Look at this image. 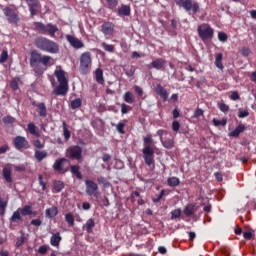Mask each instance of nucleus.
<instances>
[{"label": "nucleus", "mask_w": 256, "mask_h": 256, "mask_svg": "<svg viewBox=\"0 0 256 256\" xmlns=\"http://www.w3.org/2000/svg\"><path fill=\"white\" fill-rule=\"evenodd\" d=\"M144 147L142 149V155L144 159V163L151 167V165H155V142L153 140V136L148 134L143 138Z\"/></svg>", "instance_id": "nucleus-1"}, {"label": "nucleus", "mask_w": 256, "mask_h": 256, "mask_svg": "<svg viewBox=\"0 0 256 256\" xmlns=\"http://www.w3.org/2000/svg\"><path fill=\"white\" fill-rule=\"evenodd\" d=\"M36 45L38 49L48 51V53H58L59 51V45L47 38H38L36 40Z\"/></svg>", "instance_id": "nucleus-2"}, {"label": "nucleus", "mask_w": 256, "mask_h": 256, "mask_svg": "<svg viewBox=\"0 0 256 256\" xmlns=\"http://www.w3.org/2000/svg\"><path fill=\"white\" fill-rule=\"evenodd\" d=\"M49 61H51L50 56H42L37 52V50L32 51L30 58L31 65H38L39 63H41L42 65H47Z\"/></svg>", "instance_id": "nucleus-3"}, {"label": "nucleus", "mask_w": 256, "mask_h": 256, "mask_svg": "<svg viewBox=\"0 0 256 256\" xmlns=\"http://www.w3.org/2000/svg\"><path fill=\"white\" fill-rule=\"evenodd\" d=\"M198 34L202 41H207L213 37V28L208 24H202L198 27Z\"/></svg>", "instance_id": "nucleus-4"}, {"label": "nucleus", "mask_w": 256, "mask_h": 256, "mask_svg": "<svg viewBox=\"0 0 256 256\" xmlns=\"http://www.w3.org/2000/svg\"><path fill=\"white\" fill-rule=\"evenodd\" d=\"M86 185V194H88L89 197H96V199L99 197V185L93 180H85Z\"/></svg>", "instance_id": "nucleus-5"}, {"label": "nucleus", "mask_w": 256, "mask_h": 256, "mask_svg": "<svg viewBox=\"0 0 256 256\" xmlns=\"http://www.w3.org/2000/svg\"><path fill=\"white\" fill-rule=\"evenodd\" d=\"M177 5L179 7H183L187 12L193 11V13H199V3L197 2H192L191 0H177Z\"/></svg>", "instance_id": "nucleus-6"}, {"label": "nucleus", "mask_w": 256, "mask_h": 256, "mask_svg": "<svg viewBox=\"0 0 256 256\" xmlns=\"http://www.w3.org/2000/svg\"><path fill=\"white\" fill-rule=\"evenodd\" d=\"M35 27H36V29H39L40 31H44L45 33H49V35H51L52 37H53V35H55V33H57V31H59L57 26H55L53 24L45 25L41 22H36Z\"/></svg>", "instance_id": "nucleus-7"}, {"label": "nucleus", "mask_w": 256, "mask_h": 256, "mask_svg": "<svg viewBox=\"0 0 256 256\" xmlns=\"http://www.w3.org/2000/svg\"><path fill=\"white\" fill-rule=\"evenodd\" d=\"M13 145L17 151H21V149H29V141L23 136H16L13 139Z\"/></svg>", "instance_id": "nucleus-8"}, {"label": "nucleus", "mask_w": 256, "mask_h": 256, "mask_svg": "<svg viewBox=\"0 0 256 256\" xmlns=\"http://www.w3.org/2000/svg\"><path fill=\"white\" fill-rule=\"evenodd\" d=\"M83 153V149L79 145L72 146L68 149V157L70 159H76L79 161L81 159Z\"/></svg>", "instance_id": "nucleus-9"}, {"label": "nucleus", "mask_w": 256, "mask_h": 256, "mask_svg": "<svg viewBox=\"0 0 256 256\" xmlns=\"http://www.w3.org/2000/svg\"><path fill=\"white\" fill-rule=\"evenodd\" d=\"M69 92V83L59 82V85L53 90L54 95L65 97Z\"/></svg>", "instance_id": "nucleus-10"}, {"label": "nucleus", "mask_w": 256, "mask_h": 256, "mask_svg": "<svg viewBox=\"0 0 256 256\" xmlns=\"http://www.w3.org/2000/svg\"><path fill=\"white\" fill-rule=\"evenodd\" d=\"M4 14L6 15L9 23H17L19 21V16L9 7L4 8Z\"/></svg>", "instance_id": "nucleus-11"}, {"label": "nucleus", "mask_w": 256, "mask_h": 256, "mask_svg": "<svg viewBox=\"0 0 256 256\" xmlns=\"http://www.w3.org/2000/svg\"><path fill=\"white\" fill-rule=\"evenodd\" d=\"M154 93H156V95H159L161 99H163V101H167V99L169 98V93H167V90H165V88H163L161 84L156 85V87L154 88Z\"/></svg>", "instance_id": "nucleus-12"}, {"label": "nucleus", "mask_w": 256, "mask_h": 256, "mask_svg": "<svg viewBox=\"0 0 256 256\" xmlns=\"http://www.w3.org/2000/svg\"><path fill=\"white\" fill-rule=\"evenodd\" d=\"M54 75L58 83H69V81H67V76H65V72L63 71V69H61V67H58L55 70Z\"/></svg>", "instance_id": "nucleus-13"}, {"label": "nucleus", "mask_w": 256, "mask_h": 256, "mask_svg": "<svg viewBox=\"0 0 256 256\" xmlns=\"http://www.w3.org/2000/svg\"><path fill=\"white\" fill-rule=\"evenodd\" d=\"M66 39L74 49H81L83 47V42L74 36L66 35Z\"/></svg>", "instance_id": "nucleus-14"}, {"label": "nucleus", "mask_w": 256, "mask_h": 256, "mask_svg": "<svg viewBox=\"0 0 256 256\" xmlns=\"http://www.w3.org/2000/svg\"><path fill=\"white\" fill-rule=\"evenodd\" d=\"M65 163H67L66 158L56 159L53 164L54 171H56L57 173H61V171H63V167H65Z\"/></svg>", "instance_id": "nucleus-15"}, {"label": "nucleus", "mask_w": 256, "mask_h": 256, "mask_svg": "<svg viewBox=\"0 0 256 256\" xmlns=\"http://www.w3.org/2000/svg\"><path fill=\"white\" fill-rule=\"evenodd\" d=\"M61 241H63V238L61 237V233L56 232L50 238V245H52V247H59V245H61Z\"/></svg>", "instance_id": "nucleus-16"}, {"label": "nucleus", "mask_w": 256, "mask_h": 256, "mask_svg": "<svg viewBox=\"0 0 256 256\" xmlns=\"http://www.w3.org/2000/svg\"><path fill=\"white\" fill-rule=\"evenodd\" d=\"M32 105L37 107L39 117H47V105H45V102H40L38 104L34 102Z\"/></svg>", "instance_id": "nucleus-17"}, {"label": "nucleus", "mask_w": 256, "mask_h": 256, "mask_svg": "<svg viewBox=\"0 0 256 256\" xmlns=\"http://www.w3.org/2000/svg\"><path fill=\"white\" fill-rule=\"evenodd\" d=\"M48 155L47 150H35L34 152V158L38 163H41L43 159H47Z\"/></svg>", "instance_id": "nucleus-18"}, {"label": "nucleus", "mask_w": 256, "mask_h": 256, "mask_svg": "<svg viewBox=\"0 0 256 256\" xmlns=\"http://www.w3.org/2000/svg\"><path fill=\"white\" fill-rule=\"evenodd\" d=\"M27 4L32 17H34V15H37V9H39V0H30V2H27Z\"/></svg>", "instance_id": "nucleus-19"}, {"label": "nucleus", "mask_w": 256, "mask_h": 256, "mask_svg": "<svg viewBox=\"0 0 256 256\" xmlns=\"http://www.w3.org/2000/svg\"><path fill=\"white\" fill-rule=\"evenodd\" d=\"M70 172L72 175L76 176V179L81 181L83 179V174H81V167L79 165H71Z\"/></svg>", "instance_id": "nucleus-20"}, {"label": "nucleus", "mask_w": 256, "mask_h": 256, "mask_svg": "<svg viewBox=\"0 0 256 256\" xmlns=\"http://www.w3.org/2000/svg\"><path fill=\"white\" fill-rule=\"evenodd\" d=\"M45 215L48 219H53V217H57V215H59V209L57 206H52L45 210Z\"/></svg>", "instance_id": "nucleus-21"}, {"label": "nucleus", "mask_w": 256, "mask_h": 256, "mask_svg": "<svg viewBox=\"0 0 256 256\" xmlns=\"http://www.w3.org/2000/svg\"><path fill=\"white\" fill-rule=\"evenodd\" d=\"M22 217H27L29 215H35V211H33V207L31 205H25L23 208H18Z\"/></svg>", "instance_id": "nucleus-22"}, {"label": "nucleus", "mask_w": 256, "mask_h": 256, "mask_svg": "<svg viewBox=\"0 0 256 256\" xmlns=\"http://www.w3.org/2000/svg\"><path fill=\"white\" fill-rule=\"evenodd\" d=\"M113 23L111 22H106L102 25V33H104V35H112L113 34Z\"/></svg>", "instance_id": "nucleus-23"}, {"label": "nucleus", "mask_w": 256, "mask_h": 256, "mask_svg": "<svg viewBox=\"0 0 256 256\" xmlns=\"http://www.w3.org/2000/svg\"><path fill=\"white\" fill-rule=\"evenodd\" d=\"M95 79L99 85H105V78H103V70L101 68H97L95 70Z\"/></svg>", "instance_id": "nucleus-24"}, {"label": "nucleus", "mask_w": 256, "mask_h": 256, "mask_svg": "<svg viewBox=\"0 0 256 256\" xmlns=\"http://www.w3.org/2000/svg\"><path fill=\"white\" fill-rule=\"evenodd\" d=\"M243 131H245V126L243 124H239L233 131L229 133V137H239Z\"/></svg>", "instance_id": "nucleus-25"}, {"label": "nucleus", "mask_w": 256, "mask_h": 256, "mask_svg": "<svg viewBox=\"0 0 256 256\" xmlns=\"http://www.w3.org/2000/svg\"><path fill=\"white\" fill-rule=\"evenodd\" d=\"M2 175L6 183H13V178L11 177V168L4 167L2 170Z\"/></svg>", "instance_id": "nucleus-26"}, {"label": "nucleus", "mask_w": 256, "mask_h": 256, "mask_svg": "<svg viewBox=\"0 0 256 256\" xmlns=\"http://www.w3.org/2000/svg\"><path fill=\"white\" fill-rule=\"evenodd\" d=\"M183 213L186 217H193L195 215V204L185 206Z\"/></svg>", "instance_id": "nucleus-27"}, {"label": "nucleus", "mask_w": 256, "mask_h": 256, "mask_svg": "<svg viewBox=\"0 0 256 256\" xmlns=\"http://www.w3.org/2000/svg\"><path fill=\"white\" fill-rule=\"evenodd\" d=\"M123 99L125 103H129L130 105L135 103V96L133 95V92L127 91L123 94Z\"/></svg>", "instance_id": "nucleus-28"}, {"label": "nucleus", "mask_w": 256, "mask_h": 256, "mask_svg": "<svg viewBox=\"0 0 256 256\" xmlns=\"http://www.w3.org/2000/svg\"><path fill=\"white\" fill-rule=\"evenodd\" d=\"M161 143L165 149H173L175 147V140L168 138L166 140H163L161 138Z\"/></svg>", "instance_id": "nucleus-29"}, {"label": "nucleus", "mask_w": 256, "mask_h": 256, "mask_svg": "<svg viewBox=\"0 0 256 256\" xmlns=\"http://www.w3.org/2000/svg\"><path fill=\"white\" fill-rule=\"evenodd\" d=\"M95 227V220L90 218L86 221L84 228H86L87 233H93V229Z\"/></svg>", "instance_id": "nucleus-30"}, {"label": "nucleus", "mask_w": 256, "mask_h": 256, "mask_svg": "<svg viewBox=\"0 0 256 256\" xmlns=\"http://www.w3.org/2000/svg\"><path fill=\"white\" fill-rule=\"evenodd\" d=\"M10 221H12V223H19V221H23L21 211L19 209L13 212Z\"/></svg>", "instance_id": "nucleus-31"}, {"label": "nucleus", "mask_w": 256, "mask_h": 256, "mask_svg": "<svg viewBox=\"0 0 256 256\" xmlns=\"http://www.w3.org/2000/svg\"><path fill=\"white\" fill-rule=\"evenodd\" d=\"M167 184L169 187H177L181 184V180H179V178L173 176V177L168 178Z\"/></svg>", "instance_id": "nucleus-32"}, {"label": "nucleus", "mask_w": 256, "mask_h": 256, "mask_svg": "<svg viewBox=\"0 0 256 256\" xmlns=\"http://www.w3.org/2000/svg\"><path fill=\"white\" fill-rule=\"evenodd\" d=\"M81 65H90L91 64V54L83 53L80 59Z\"/></svg>", "instance_id": "nucleus-33"}, {"label": "nucleus", "mask_w": 256, "mask_h": 256, "mask_svg": "<svg viewBox=\"0 0 256 256\" xmlns=\"http://www.w3.org/2000/svg\"><path fill=\"white\" fill-rule=\"evenodd\" d=\"M28 131L31 135H34V137H41V134L37 132V126H35L33 123L28 124Z\"/></svg>", "instance_id": "nucleus-34"}, {"label": "nucleus", "mask_w": 256, "mask_h": 256, "mask_svg": "<svg viewBox=\"0 0 256 256\" xmlns=\"http://www.w3.org/2000/svg\"><path fill=\"white\" fill-rule=\"evenodd\" d=\"M81 105H83V100H81V98H76V99L72 100L70 103L71 109H79V107H81Z\"/></svg>", "instance_id": "nucleus-35"}, {"label": "nucleus", "mask_w": 256, "mask_h": 256, "mask_svg": "<svg viewBox=\"0 0 256 256\" xmlns=\"http://www.w3.org/2000/svg\"><path fill=\"white\" fill-rule=\"evenodd\" d=\"M65 221L69 227H73L75 225V217L71 213L65 214Z\"/></svg>", "instance_id": "nucleus-36"}, {"label": "nucleus", "mask_w": 256, "mask_h": 256, "mask_svg": "<svg viewBox=\"0 0 256 256\" xmlns=\"http://www.w3.org/2000/svg\"><path fill=\"white\" fill-rule=\"evenodd\" d=\"M54 189H55L56 193H61V191H63V189H65V184L60 180H56L54 182Z\"/></svg>", "instance_id": "nucleus-37"}, {"label": "nucleus", "mask_w": 256, "mask_h": 256, "mask_svg": "<svg viewBox=\"0 0 256 256\" xmlns=\"http://www.w3.org/2000/svg\"><path fill=\"white\" fill-rule=\"evenodd\" d=\"M63 135L66 141H69V139H71V131H69V129L67 128V123L63 122Z\"/></svg>", "instance_id": "nucleus-38"}, {"label": "nucleus", "mask_w": 256, "mask_h": 256, "mask_svg": "<svg viewBox=\"0 0 256 256\" xmlns=\"http://www.w3.org/2000/svg\"><path fill=\"white\" fill-rule=\"evenodd\" d=\"M15 121L16 119L13 116H5L2 118V123H4V125H13Z\"/></svg>", "instance_id": "nucleus-39"}, {"label": "nucleus", "mask_w": 256, "mask_h": 256, "mask_svg": "<svg viewBox=\"0 0 256 256\" xmlns=\"http://www.w3.org/2000/svg\"><path fill=\"white\" fill-rule=\"evenodd\" d=\"M171 219H180L181 218V208L174 209L170 212Z\"/></svg>", "instance_id": "nucleus-40"}, {"label": "nucleus", "mask_w": 256, "mask_h": 256, "mask_svg": "<svg viewBox=\"0 0 256 256\" xmlns=\"http://www.w3.org/2000/svg\"><path fill=\"white\" fill-rule=\"evenodd\" d=\"M97 182L99 183V185H103V187H105V188H107L111 185L109 183V180H107V178H105L103 176L98 177Z\"/></svg>", "instance_id": "nucleus-41"}, {"label": "nucleus", "mask_w": 256, "mask_h": 256, "mask_svg": "<svg viewBox=\"0 0 256 256\" xmlns=\"http://www.w3.org/2000/svg\"><path fill=\"white\" fill-rule=\"evenodd\" d=\"M119 15H130L131 14V8H129V6H122L119 10H118Z\"/></svg>", "instance_id": "nucleus-42"}, {"label": "nucleus", "mask_w": 256, "mask_h": 256, "mask_svg": "<svg viewBox=\"0 0 256 256\" xmlns=\"http://www.w3.org/2000/svg\"><path fill=\"white\" fill-rule=\"evenodd\" d=\"M163 197H165V189H162L160 193L156 195V197L152 198V201L153 203H159Z\"/></svg>", "instance_id": "nucleus-43"}, {"label": "nucleus", "mask_w": 256, "mask_h": 256, "mask_svg": "<svg viewBox=\"0 0 256 256\" xmlns=\"http://www.w3.org/2000/svg\"><path fill=\"white\" fill-rule=\"evenodd\" d=\"M129 111H133V108L125 103L121 104V113L122 115H126Z\"/></svg>", "instance_id": "nucleus-44"}, {"label": "nucleus", "mask_w": 256, "mask_h": 256, "mask_svg": "<svg viewBox=\"0 0 256 256\" xmlns=\"http://www.w3.org/2000/svg\"><path fill=\"white\" fill-rule=\"evenodd\" d=\"M5 209H7V201L0 197V215H5Z\"/></svg>", "instance_id": "nucleus-45"}, {"label": "nucleus", "mask_w": 256, "mask_h": 256, "mask_svg": "<svg viewBox=\"0 0 256 256\" xmlns=\"http://www.w3.org/2000/svg\"><path fill=\"white\" fill-rule=\"evenodd\" d=\"M115 126H116V130L118 131V133H120L121 135H125V123L119 122Z\"/></svg>", "instance_id": "nucleus-46"}, {"label": "nucleus", "mask_w": 256, "mask_h": 256, "mask_svg": "<svg viewBox=\"0 0 256 256\" xmlns=\"http://www.w3.org/2000/svg\"><path fill=\"white\" fill-rule=\"evenodd\" d=\"M213 125L215 127H219V126H222V127H225L227 125V120H217V119H213Z\"/></svg>", "instance_id": "nucleus-47"}, {"label": "nucleus", "mask_w": 256, "mask_h": 256, "mask_svg": "<svg viewBox=\"0 0 256 256\" xmlns=\"http://www.w3.org/2000/svg\"><path fill=\"white\" fill-rule=\"evenodd\" d=\"M102 47H103L104 51H108V53H113L115 51V46L109 45L105 42L102 43Z\"/></svg>", "instance_id": "nucleus-48"}, {"label": "nucleus", "mask_w": 256, "mask_h": 256, "mask_svg": "<svg viewBox=\"0 0 256 256\" xmlns=\"http://www.w3.org/2000/svg\"><path fill=\"white\" fill-rule=\"evenodd\" d=\"M218 109H220V111L222 113H228L229 112V105H227L225 103H218Z\"/></svg>", "instance_id": "nucleus-49"}, {"label": "nucleus", "mask_w": 256, "mask_h": 256, "mask_svg": "<svg viewBox=\"0 0 256 256\" xmlns=\"http://www.w3.org/2000/svg\"><path fill=\"white\" fill-rule=\"evenodd\" d=\"M179 129H181V124L179 123V121L175 120L172 122V131H174V133L179 132Z\"/></svg>", "instance_id": "nucleus-50"}, {"label": "nucleus", "mask_w": 256, "mask_h": 256, "mask_svg": "<svg viewBox=\"0 0 256 256\" xmlns=\"http://www.w3.org/2000/svg\"><path fill=\"white\" fill-rule=\"evenodd\" d=\"M8 58H9V54L7 53L6 50H3L0 55V63H5V61H7Z\"/></svg>", "instance_id": "nucleus-51"}, {"label": "nucleus", "mask_w": 256, "mask_h": 256, "mask_svg": "<svg viewBox=\"0 0 256 256\" xmlns=\"http://www.w3.org/2000/svg\"><path fill=\"white\" fill-rule=\"evenodd\" d=\"M240 53L243 57H249V55H251V49L247 48V47H243L240 50Z\"/></svg>", "instance_id": "nucleus-52"}, {"label": "nucleus", "mask_w": 256, "mask_h": 256, "mask_svg": "<svg viewBox=\"0 0 256 256\" xmlns=\"http://www.w3.org/2000/svg\"><path fill=\"white\" fill-rule=\"evenodd\" d=\"M38 181H39V185L42 187V190L45 191V189H47V183L43 181V175L40 174L38 176Z\"/></svg>", "instance_id": "nucleus-53"}, {"label": "nucleus", "mask_w": 256, "mask_h": 256, "mask_svg": "<svg viewBox=\"0 0 256 256\" xmlns=\"http://www.w3.org/2000/svg\"><path fill=\"white\" fill-rule=\"evenodd\" d=\"M10 87L12 91H17V89H19V82H17V80H11Z\"/></svg>", "instance_id": "nucleus-54"}, {"label": "nucleus", "mask_w": 256, "mask_h": 256, "mask_svg": "<svg viewBox=\"0 0 256 256\" xmlns=\"http://www.w3.org/2000/svg\"><path fill=\"white\" fill-rule=\"evenodd\" d=\"M79 70L82 75H87L89 73V65H81Z\"/></svg>", "instance_id": "nucleus-55"}, {"label": "nucleus", "mask_w": 256, "mask_h": 256, "mask_svg": "<svg viewBox=\"0 0 256 256\" xmlns=\"http://www.w3.org/2000/svg\"><path fill=\"white\" fill-rule=\"evenodd\" d=\"M25 243V236H20L16 240V247L19 249Z\"/></svg>", "instance_id": "nucleus-56"}, {"label": "nucleus", "mask_w": 256, "mask_h": 256, "mask_svg": "<svg viewBox=\"0 0 256 256\" xmlns=\"http://www.w3.org/2000/svg\"><path fill=\"white\" fill-rule=\"evenodd\" d=\"M230 99L232 101H238V99H241V96H239V92L233 91L230 95Z\"/></svg>", "instance_id": "nucleus-57"}, {"label": "nucleus", "mask_w": 256, "mask_h": 256, "mask_svg": "<svg viewBox=\"0 0 256 256\" xmlns=\"http://www.w3.org/2000/svg\"><path fill=\"white\" fill-rule=\"evenodd\" d=\"M30 225H34V227H41V225H43V222L41 221V219H33L31 220Z\"/></svg>", "instance_id": "nucleus-58"}, {"label": "nucleus", "mask_w": 256, "mask_h": 256, "mask_svg": "<svg viewBox=\"0 0 256 256\" xmlns=\"http://www.w3.org/2000/svg\"><path fill=\"white\" fill-rule=\"evenodd\" d=\"M218 39L222 43H225L227 41V34H225L224 32H219L218 33Z\"/></svg>", "instance_id": "nucleus-59"}, {"label": "nucleus", "mask_w": 256, "mask_h": 256, "mask_svg": "<svg viewBox=\"0 0 256 256\" xmlns=\"http://www.w3.org/2000/svg\"><path fill=\"white\" fill-rule=\"evenodd\" d=\"M238 117L240 119H245V117H249V111L248 110L239 111Z\"/></svg>", "instance_id": "nucleus-60"}, {"label": "nucleus", "mask_w": 256, "mask_h": 256, "mask_svg": "<svg viewBox=\"0 0 256 256\" xmlns=\"http://www.w3.org/2000/svg\"><path fill=\"white\" fill-rule=\"evenodd\" d=\"M49 247L48 246H40L38 249V253H40V255H45L48 251Z\"/></svg>", "instance_id": "nucleus-61"}, {"label": "nucleus", "mask_w": 256, "mask_h": 256, "mask_svg": "<svg viewBox=\"0 0 256 256\" xmlns=\"http://www.w3.org/2000/svg\"><path fill=\"white\" fill-rule=\"evenodd\" d=\"M33 71L36 75H43V69L39 65L34 66Z\"/></svg>", "instance_id": "nucleus-62"}, {"label": "nucleus", "mask_w": 256, "mask_h": 256, "mask_svg": "<svg viewBox=\"0 0 256 256\" xmlns=\"http://www.w3.org/2000/svg\"><path fill=\"white\" fill-rule=\"evenodd\" d=\"M34 147H36V149H43V147H45V145L43 143H41V140H35L33 142Z\"/></svg>", "instance_id": "nucleus-63"}, {"label": "nucleus", "mask_w": 256, "mask_h": 256, "mask_svg": "<svg viewBox=\"0 0 256 256\" xmlns=\"http://www.w3.org/2000/svg\"><path fill=\"white\" fill-rule=\"evenodd\" d=\"M203 113H204L203 109L197 108L194 112V117L195 118L203 117Z\"/></svg>", "instance_id": "nucleus-64"}]
</instances>
